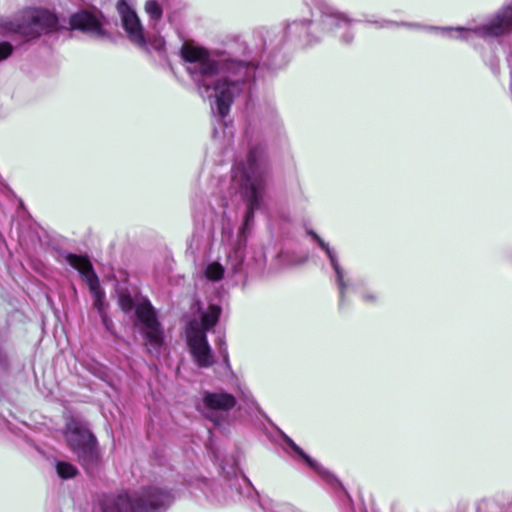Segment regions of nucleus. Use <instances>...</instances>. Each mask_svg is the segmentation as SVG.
<instances>
[{
    "label": "nucleus",
    "mask_w": 512,
    "mask_h": 512,
    "mask_svg": "<svg viewBox=\"0 0 512 512\" xmlns=\"http://www.w3.org/2000/svg\"><path fill=\"white\" fill-rule=\"evenodd\" d=\"M512 29V6L505 8L489 24L476 29L457 28V38L468 39L472 33L481 37L499 36Z\"/></svg>",
    "instance_id": "9d476101"
},
{
    "label": "nucleus",
    "mask_w": 512,
    "mask_h": 512,
    "mask_svg": "<svg viewBox=\"0 0 512 512\" xmlns=\"http://www.w3.org/2000/svg\"><path fill=\"white\" fill-rule=\"evenodd\" d=\"M322 22L326 27H332L334 25H338L339 23L348 25L351 21L341 13L331 10L325 12Z\"/></svg>",
    "instance_id": "2eb2a0df"
},
{
    "label": "nucleus",
    "mask_w": 512,
    "mask_h": 512,
    "mask_svg": "<svg viewBox=\"0 0 512 512\" xmlns=\"http://www.w3.org/2000/svg\"><path fill=\"white\" fill-rule=\"evenodd\" d=\"M260 506L265 512H276L274 509L276 505L271 499L265 498L260 500Z\"/></svg>",
    "instance_id": "412c9836"
},
{
    "label": "nucleus",
    "mask_w": 512,
    "mask_h": 512,
    "mask_svg": "<svg viewBox=\"0 0 512 512\" xmlns=\"http://www.w3.org/2000/svg\"><path fill=\"white\" fill-rule=\"evenodd\" d=\"M267 166L261 147L251 148L246 161L237 162L232 171V185L247 201L245 225L253 219L254 211L261 205L267 180Z\"/></svg>",
    "instance_id": "f03ea898"
},
{
    "label": "nucleus",
    "mask_w": 512,
    "mask_h": 512,
    "mask_svg": "<svg viewBox=\"0 0 512 512\" xmlns=\"http://www.w3.org/2000/svg\"><path fill=\"white\" fill-rule=\"evenodd\" d=\"M66 261L70 266L78 270L85 278L89 286V290L94 298V307L98 310L103 317V321L106 323V319L104 317L106 306L105 294L100 288L98 277L94 273L90 261L84 256L75 254H68L66 256Z\"/></svg>",
    "instance_id": "1a4fd4ad"
},
{
    "label": "nucleus",
    "mask_w": 512,
    "mask_h": 512,
    "mask_svg": "<svg viewBox=\"0 0 512 512\" xmlns=\"http://www.w3.org/2000/svg\"><path fill=\"white\" fill-rule=\"evenodd\" d=\"M352 38H353V36H352V35H350L348 39H345V42H346V43H350V42H351V40H352Z\"/></svg>",
    "instance_id": "393cba45"
},
{
    "label": "nucleus",
    "mask_w": 512,
    "mask_h": 512,
    "mask_svg": "<svg viewBox=\"0 0 512 512\" xmlns=\"http://www.w3.org/2000/svg\"><path fill=\"white\" fill-rule=\"evenodd\" d=\"M204 275L210 281H219L223 278L224 267L216 261L210 262L205 267Z\"/></svg>",
    "instance_id": "4468645a"
},
{
    "label": "nucleus",
    "mask_w": 512,
    "mask_h": 512,
    "mask_svg": "<svg viewBox=\"0 0 512 512\" xmlns=\"http://www.w3.org/2000/svg\"><path fill=\"white\" fill-rule=\"evenodd\" d=\"M236 403V398L223 390L205 391L197 408L206 419L220 426L228 422L229 412Z\"/></svg>",
    "instance_id": "6e6552de"
},
{
    "label": "nucleus",
    "mask_w": 512,
    "mask_h": 512,
    "mask_svg": "<svg viewBox=\"0 0 512 512\" xmlns=\"http://www.w3.org/2000/svg\"><path fill=\"white\" fill-rule=\"evenodd\" d=\"M310 234L313 236L314 239H316L320 245V247L326 252L327 256L330 259L331 265L333 269L335 270L336 276H337V282L340 290V298L343 300L346 284L344 282V274L343 271L337 261L335 253L330 249L327 243H325L317 234L310 232Z\"/></svg>",
    "instance_id": "ddd939ff"
},
{
    "label": "nucleus",
    "mask_w": 512,
    "mask_h": 512,
    "mask_svg": "<svg viewBox=\"0 0 512 512\" xmlns=\"http://www.w3.org/2000/svg\"><path fill=\"white\" fill-rule=\"evenodd\" d=\"M392 25H394L393 22H391V21H384L382 24H380V27H390Z\"/></svg>",
    "instance_id": "b1692460"
},
{
    "label": "nucleus",
    "mask_w": 512,
    "mask_h": 512,
    "mask_svg": "<svg viewBox=\"0 0 512 512\" xmlns=\"http://www.w3.org/2000/svg\"><path fill=\"white\" fill-rule=\"evenodd\" d=\"M72 29H78L95 37H104L105 32L98 16L88 11H81L71 16Z\"/></svg>",
    "instance_id": "f8f14e48"
},
{
    "label": "nucleus",
    "mask_w": 512,
    "mask_h": 512,
    "mask_svg": "<svg viewBox=\"0 0 512 512\" xmlns=\"http://www.w3.org/2000/svg\"><path fill=\"white\" fill-rule=\"evenodd\" d=\"M13 51V47L8 42H2L0 43V61L5 60L8 58Z\"/></svg>",
    "instance_id": "6ab92c4d"
},
{
    "label": "nucleus",
    "mask_w": 512,
    "mask_h": 512,
    "mask_svg": "<svg viewBox=\"0 0 512 512\" xmlns=\"http://www.w3.org/2000/svg\"><path fill=\"white\" fill-rule=\"evenodd\" d=\"M220 308L216 305H210L207 311L202 315L201 328L196 322H191L187 329L188 345L194 361L199 367H210L214 363L210 346L208 344L205 331L212 328L220 316Z\"/></svg>",
    "instance_id": "423d86ee"
},
{
    "label": "nucleus",
    "mask_w": 512,
    "mask_h": 512,
    "mask_svg": "<svg viewBox=\"0 0 512 512\" xmlns=\"http://www.w3.org/2000/svg\"><path fill=\"white\" fill-rule=\"evenodd\" d=\"M59 18L49 10L30 9L10 20L3 22L2 27L7 34L22 37H36L43 32H51L60 28Z\"/></svg>",
    "instance_id": "39448f33"
},
{
    "label": "nucleus",
    "mask_w": 512,
    "mask_h": 512,
    "mask_svg": "<svg viewBox=\"0 0 512 512\" xmlns=\"http://www.w3.org/2000/svg\"><path fill=\"white\" fill-rule=\"evenodd\" d=\"M219 343H220L219 353L221 354L225 365L227 367H229L228 351H227V347L225 345V342L220 338L219 339Z\"/></svg>",
    "instance_id": "4be33fe9"
},
{
    "label": "nucleus",
    "mask_w": 512,
    "mask_h": 512,
    "mask_svg": "<svg viewBox=\"0 0 512 512\" xmlns=\"http://www.w3.org/2000/svg\"><path fill=\"white\" fill-rule=\"evenodd\" d=\"M287 443L289 446L297 453L299 454L306 462L307 464L313 468L318 473L322 474L324 473L323 469L320 467V465L311 459L299 446H297L291 439H287Z\"/></svg>",
    "instance_id": "dca6fc26"
},
{
    "label": "nucleus",
    "mask_w": 512,
    "mask_h": 512,
    "mask_svg": "<svg viewBox=\"0 0 512 512\" xmlns=\"http://www.w3.org/2000/svg\"><path fill=\"white\" fill-rule=\"evenodd\" d=\"M164 46V41L163 39L159 38V39H156L155 40V48L156 49H161L162 47Z\"/></svg>",
    "instance_id": "5701e85b"
},
{
    "label": "nucleus",
    "mask_w": 512,
    "mask_h": 512,
    "mask_svg": "<svg viewBox=\"0 0 512 512\" xmlns=\"http://www.w3.org/2000/svg\"><path fill=\"white\" fill-rule=\"evenodd\" d=\"M117 10L121 17L122 26L130 41L135 45L143 47L146 44V38L135 10L132 9L125 0L118 2Z\"/></svg>",
    "instance_id": "9b49d317"
},
{
    "label": "nucleus",
    "mask_w": 512,
    "mask_h": 512,
    "mask_svg": "<svg viewBox=\"0 0 512 512\" xmlns=\"http://www.w3.org/2000/svg\"><path fill=\"white\" fill-rule=\"evenodd\" d=\"M65 439L69 448L77 454L80 463L92 472L98 462L96 441L86 425L75 418L66 424Z\"/></svg>",
    "instance_id": "0eeeda50"
},
{
    "label": "nucleus",
    "mask_w": 512,
    "mask_h": 512,
    "mask_svg": "<svg viewBox=\"0 0 512 512\" xmlns=\"http://www.w3.org/2000/svg\"><path fill=\"white\" fill-rule=\"evenodd\" d=\"M171 501L167 492L149 486L103 496L99 509L100 512H163Z\"/></svg>",
    "instance_id": "7ed1b4c3"
},
{
    "label": "nucleus",
    "mask_w": 512,
    "mask_h": 512,
    "mask_svg": "<svg viewBox=\"0 0 512 512\" xmlns=\"http://www.w3.org/2000/svg\"><path fill=\"white\" fill-rule=\"evenodd\" d=\"M307 28V23L306 22H293L292 24H290L288 26V33L290 34H298L300 31L302 30H306Z\"/></svg>",
    "instance_id": "aec40b11"
},
{
    "label": "nucleus",
    "mask_w": 512,
    "mask_h": 512,
    "mask_svg": "<svg viewBox=\"0 0 512 512\" xmlns=\"http://www.w3.org/2000/svg\"><path fill=\"white\" fill-rule=\"evenodd\" d=\"M145 11L152 21H158L162 16V9L157 1L148 0L145 4Z\"/></svg>",
    "instance_id": "a211bd4d"
},
{
    "label": "nucleus",
    "mask_w": 512,
    "mask_h": 512,
    "mask_svg": "<svg viewBox=\"0 0 512 512\" xmlns=\"http://www.w3.org/2000/svg\"><path fill=\"white\" fill-rule=\"evenodd\" d=\"M181 53L200 94L212 100V109L215 107L223 119L233 100L243 92L254 68L234 60H218L205 49L192 45H184Z\"/></svg>",
    "instance_id": "f257e3e1"
},
{
    "label": "nucleus",
    "mask_w": 512,
    "mask_h": 512,
    "mask_svg": "<svg viewBox=\"0 0 512 512\" xmlns=\"http://www.w3.org/2000/svg\"><path fill=\"white\" fill-rule=\"evenodd\" d=\"M119 306L124 312L135 311L140 333L151 353L159 354L164 343V331L150 302L145 298L133 299L129 294L120 293Z\"/></svg>",
    "instance_id": "20e7f679"
},
{
    "label": "nucleus",
    "mask_w": 512,
    "mask_h": 512,
    "mask_svg": "<svg viewBox=\"0 0 512 512\" xmlns=\"http://www.w3.org/2000/svg\"><path fill=\"white\" fill-rule=\"evenodd\" d=\"M56 470L58 475L63 479L72 478L76 475L77 469L71 463L68 462H58L56 465Z\"/></svg>",
    "instance_id": "f3484780"
}]
</instances>
